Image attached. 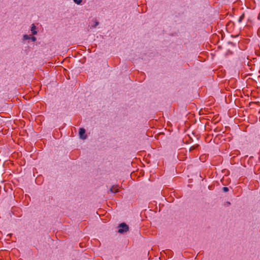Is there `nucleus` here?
Here are the masks:
<instances>
[{"instance_id": "obj_10", "label": "nucleus", "mask_w": 260, "mask_h": 260, "mask_svg": "<svg viewBox=\"0 0 260 260\" xmlns=\"http://www.w3.org/2000/svg\"><path fill=\"white\" fill-rule=\"evenodd\" d=\"M98 25V22H95V26H96Z\"/></svg>"}, {"instance_id": "obj_9", "label": "nucleus", "mask_w": 260, "mask_h": 260, "mask_svg": "<svg viewBox=\"0 0 260 260\" xmlns=\"http://www.w3.org/2000/svg\"><path fill=\"white\" fill-rule=\"evenodd\" d=\"M32 39L33 41H35L36 40V38L35 37H32Z\"/></svg>"}, {"instance_id": "obj_7", "label": "nucleus", "mask_w": 260, "mask_h": 260, "mask_svg": "<svg viewBox=\"0 0 260 260\" xmlns=\"http://www.w3.org/2000/svg\"><path fill=\"white\" fill-rule=\"evenodd\" d=\"M222 190L224 192H226L229 190V188L227 187H223L222 188Z\"/></svg>"}, {"instance_id": "obj_3", "label": "nucleus", "mask_w": 260, "mask_h": 260, "mask_svg": "<svg viewBox=\"0 0 260 260\" xmlns=\"http://www.w3.org/2000/svg\"><path fill=\"white\" fill-rule=\"evenodd\" d=\"M110 190L112 192L116 193L118 191V188L117 186H113L111 189Z\"/></svg>"}, {"instance_id": "obj_4", "label": "nucleus", "mask_w": 260, "mask_h": 260, "mask_svg": "<svg viewBox=\"0 0 260 260\" xmlns=\"http://www.w3.org/2000/svg\"><path fill=\"white\" fill-rule=\"evenodd\" d=\"M36 26L34 24H32V26H31V30L32 31V33L34 35H36L37 34V31H36Z\"/></svg>"}, {"instance_id": "obj_2", "label": "nucleus", "mask_w": 260, "mask_h": 260, "mask_svg": "<svg viewBox=\"0 0 260 260\" xmlns=\"http://www.w3.org/2000/svg\"><path fill=\"white\" fill-rule=\"evenodd\" d=\"M79 134L81 138L83 139H86V135H85V129L84 128H80L79 129Z\"/></svg>"}, {"instance_id": "obj_5", "label": "nucleus", "mask_w": 260, "mask_h": 260, "mask_svg": "<svg viewBox=\"0 0 260 260\" xmlns=\"http://www.w3.org/2000/svg\"><path fill=\"white\" fill-rule=\"evenodd\" d=\"M244 17V14L242 15L239 18V20H238L239 22H241L242 21V20L243 19Z\"/></svg>"}, {"instance_id": "obj_8", "label": "nucleus", "mask_w": 260, "mask_h": 260, "mask_svg": "<svg viewBox=\"0 0 260 260\" xmlns=\"http://www.w3.org/2000/svg\"><path fill=\"white\" fill-rule=\"evenodd\" d=\"M24 39H28V36H26V35L24 36Z\"/></svg>"}, {"instance_id": "obj_1", "label": "nucleus", "mask_w": 260, "mask_h": 260, "mask_svg": "<svg viewBox=\"0 0 260 260\" xmlns=\"http://www.w3.org/2000/svg\"><path fill=\"white\" fill-rule=\"evenodd\" d=\"M128 230V226L124 222L121 223L119 225L118 233H123Z\"/></svg>"}, {"instance_id": "obj_6", "label": "nucleus", "mask_w": 260, "mask_h": 260, "mask_svg": "<svg viewBox=\"0 0 260 260\" xmlns=\"http://www.w3.org/2000/svg\"><path fill=\"white\" fill-rule=\"evenodd\" d=\"M82 0H74V2L77 4H80Z\"/></svg>"}]
</instances>
